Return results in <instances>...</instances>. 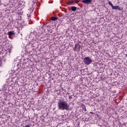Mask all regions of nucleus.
<instances>
[{
    "mask_svg": "<svg viewBox=\"0 0 127 127\" xmlns=\"http://www.w3.org/2000/svg\"><path fill=\"white\" fill-rule=\"evenodd\" d=\"M90 114H93V113H92V112H90Z\"/></svg>",
    "mask_w": 127,
    "mask_h": 127,
    "instance_id": "14",
    "label": "nucleus"
},
{
    "mask_svg": "<svg viewBox=\"0 0 127 127\" xmlns=\"http://www.w3.org/2000/svg\"><path fill=\"white\" fill-rule=\"evenodd\" d=\"M83 110H84V111L86 112V111H87V110L86 109V106H84V108L83 109Z\"/></svg>",
    "mask_w": 127,
    "mask_h": 127,
    "instance_id": "12",
    "label": "nucleus"
},
{
    "mask_svg": "<svg viewBox=\"0 0 127 127\" xmlns=\"http://www.w3.org/2000/svg\"><path fill=\"white\" fill-rule=\"evenodd\" d=\"M108 4L111 6L112 8L114 6V5L113 4V3H112L111 1H108Z\"/></svg>",
    "mask_w": 127,
    "mask_h": 127,
    "instance_id": "10",
    "label": "nucleus"
},
{
    "mask_svg": "<svg viewBox=\"0 0 127 127\" xmlns=\"http://www.w3.org/2000/svg\"><path fill=\"white\" fill-rule=\"evenodd\" d=\"M74 50H76V51H79L80 50V45L78 44H75L74 47Z\"/></svg>",
    "mask_w": 127,
    "mask_h": 127,
    "instance_id": "3",
    "label": "nucleus"
},
{
    "mask_svg": "<svg viewBox=\"0 0 127 127\" xmlns=\"http://www.w3.org/2000/svg\"><path fill=\"white\" fill-rule=\"evenodd\" d=\"M68 99H69V100H71V99H72V96H71L70 95H69V96H68Z\"/></svg>",
    "mask_w": 127,
    "mask_h": 127,
    "instance_id": "11",
    "label": "nucleus"
},
{
    "mask_svg": "<svg viewBox=\"0 0 127 127\" xmlns=\"http://www.w3.org/2000/svg\"><path fill=\"white\" fill-rule=\"evenodd\" d=\"M71 10H72V11H75V10H77V7H76L75 6H72L71 7Z\"/></svg>",
    "mask_w": 127,
    "mask_h": 127,
    "instance_id": "7",
    "label": "nucleus"
},
{
    "mask_svg": "<svg viewBox=\"0 0 127 127\" xmlns=\"http://www.w3.org/2000/svg\"><path fill=\"white\" fill-rule=\"evenodd\" d=\"M15 33L13 31H9L7 32V35H9V36H12V35H14Z\"/></svg>",
    "mask_w": 127,
    "mask_h": 127,
    "instance_id": "6",
    "label": "nucleus"
},
{
    "mask_svg": "<svg viewBox=\"0 0 127 127\" xmlns=\"http://www.w3.org/2000/svg\"><path fill=\"white\" fill-rule=\"evenodd\" d=\"M78 2H75V1H70L68 2V4L70 5L71 4H73V3H77Z\"/></svg>",
    "mask_w": 127,
    "mask_h": 127,
    "instance_id": "9",
    "label": "nucleus"
},
{
    "mask_svg": "<svg viewBox=\"0 0 127 127\" xmlns=\"http://www.w3.org/2000/svg\"><path fill=\"white\" fill-rule=\"evenodd\" d=\"M58 104L60 110L64 111V110H68L69 109L68 103L64 100H60Z\"/></svg>",
    "mask_w": 127,
    "mask_h": 127,
    "instance_id": "1",
    "label": "nucleus"
},
{
    "mask_svg": "<svg viewBox=\"0 0 127 127\" xmlns=\"http://www.w3.org/2000/svg\"><path fill=\"white\" fill-rule=\"evenodd\" d=\"M82 2H83V3L89 4L92 2V0H83Z\"/></svg>",
    "mask_w": 127,
    "mask_h": 127,
    "instance_id": "4",
    "label": "nucleus"
},
{
    "mask_svg": "<svg viewBox=\"0 0 127 127\" xmlns=\"http://www.w3.org/2000/svg\"><path fill=\"white\" fill-rule=\"evenodd\" d=\"M58 19V18L56 17H52L51 20H53V21H55V20H57Z\"/></svg>",
    "mask_w": 127,
    "mask_h": 127,
    "instance_id": "8",
    "label": "nucleus"
},
{
    "mask_svg": "<svg viewBox=\"0 0 127 127\" xmlns=\"http://www.w3.org/2000/svg\"><path fill=\"white\" fill-rule=\"evenodd\" d=\"M25 127H30V126H29V125H26L25 126Z\"/></svg>",
    "mask_w": 127,
    "mask_h": 127,
    "instance_id": "13",
    "label": "nucleus"
},
{
    "mask_svg": "<svg viewBox=\"0 0 127 127\" xmlns=\"http://www.w3.org/2000/svg\"><path fill=\"white\" fill-rule=\"evenodd\" d=\"M112 9H117L118 10H122V8L120 7V6H114L112 7Z\"/></svg>",
    "mask_w": 127,
    "mask_h": 127,
    "instance_id": "5",
    "label": "nucleus"
},
{
    "mask_svg": "<svg viewBox=\"0 0 127 127\" xmlns=\"http://www.w3.org/2000/svg\"><path fill=\"white\" fill-rule=\"evenodd\" d=\"M83 62L85 65H90L92 63V60L89 57H85L83 60Z\"/></svg>",
    "mask_w": 127,
    "mask_h": 127,
    "instance_id": "2",
    "label": "nucleus"
}]
</instances>
